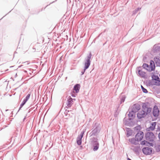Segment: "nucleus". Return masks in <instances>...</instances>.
I'll return each instance as SVG.
<instances>
[{"mask_svg":"<svg viewBox=\"0 0 160 160\" xmlns=\"http://www.w3.org/2000/svg\"><path fill=\"white\" fill-rule=\"evenodd\" d=\"M154 59L156 64L158 66H160V58H154Z\"/></svg>","mask_w":160,"mask_h":160,"instance_id":"nucleus-22","label":"nucleus"},{"mask_svg":"<svg viewBox=\"0 0 160 160\" xmlns=\"http://www.w3.org/2000/svg\"><path fill=\"white\" fill-rule=\"evenodd\" d=\"M75 100V99H72L70 96L68 97L67 98V106L68 107H71L73 104V100Z\"/></svg>","mask_w":160,"mask_h":160,"instance_id":"nucleus-11","label":"nucleus"},{"mask_svg":"<svg viewBox=\"0 0 160 160\" xmlns=\"http://www.w3.org/2000/svg\"><path fill=\"white\" fill-rule=\"evenodd\" d=\"M85 132L84 131H82L79 135L78 136L77 139V144L80 145L82 143V139L83 136Z\"/></svg>","mask_w":160,"mask_h":160,"instance_id":"nucleus-10","label":"nucleus"},{"mask_svg":"<svg viewBox=\"0 0 160 160\" xmlns=\"http://www.w3.org/2000/svg\"><path fill=\"white\" fill-rule=\"evenodd\" d=\"M12 112L11 113V114H12Z\"/></svg>","mask_w":160,"mask_h":160,"instance_id":"nucleus-42","label":"nucleus"},{"mask_svg":"<svg viewBox=\"0 0 160 160\" xmlns=\"http://www.w3.org/2000/svg\"><path fill=\"white\" fill-rule=\"evenodd\" d=\"M146 146H151L153 147V144L152 143L149 142H148V141H147Z\"/></svg>","mask_w":160,"mask_h":160,"instance_id":"nucleus-29","label":"nucleus"},{"mask_svg":"<svg viewBox=\"0 0 160 160\" xmlns=\"http://www.w3.org/2000/svg\"><path fill=\"white\" fill-rule=\"evenodd\" d=\"M87 69H85V67H84V69H83L82 71H81V75H83V74H84V72H85V70H86Z\"/></svg>","mask_w":160,"mask_h":160,"instance_id":"nucleus-34","label":"nucleus"},{"mask_svg":"<svg viewBox=\"0 0 160 160\" xmlns=\"http://www.w3.org/2000/svg\"><path fill=\"white\" fill-rule=\"evenodd\" d=\"M156 150L157 152L160 151V145H157L156 146Z\"/></svg>","mask_w":160,"mask_h":160,"instance_id":"nucleus-31","label":"nucleus"},{"mask_svg":"<svg viewBox=\"0 0 160 160\" xmlns=\"http://www.w3.org/2000/svg\"><path fill=\"white\" fill-rule=\"evenodd\" d=\"M147 142V141L146 140L142 141L141 143V144L142 145H145L146 146Z\"/></svg>","mask_w":160,"mask_h":160,"instance_id":"nucleus-32","label":"nucleus"},{"mask_svg":"<svg viewBox=\"0 0 160 160\" xmlns=\"http://www.w3.org/2000/svg\"><path fill=\"white\" fill-rule=\"evenodd\" d=\"M126 98V97L125 95H122L121 96V98H120V104H122L123 103L125 100V99Z\"/></svg>","mask_w":160,"mask_h":160,"instance_id":"nucleus-23","label":"nucleus"},{"mask_svg":"<svg viewBox=\"0 0 160 160\" xmlns=\"http://www.w3.org/2000/svg\"><path fill=\"white\" fill-rule=\"evenodd\" d=\"M92 127V131L90 133V136H97L101 131L100 126L98 124L95 123L94 124H93Z\"/></svg>","mask_w":160,"mask_h":160,"instance_id":"nucleus-2","label":"nucleus"},{"mask_svg":"<svg viewBox=\"0 0 160 160\" xmlns=\"http://www.w3.org/2000/svg\"><path fill=\"white\" fill-rule=\"evenodd\" d=\"M144 133L142 131H139L135 135L137 142L142 140L143 137Z\"/></svg>","mask_w":160,"mask_h":160,"instance_id":"nucleus-7","label":"nucleus"},{"mask_svg":"<svg viewBox=\"0 0 160 160\" xmlns=\"http://www.w3.org/2000/svg\"><path fill=\"white\" fill-rule=\"evenodd\" d=\"M142 151L144 154L150 155L152 153V148L148 147H145L142 148Z\"/></svg>","mask_w":160,"mask_h":160,"instance_id":"nucleus-8","label":"nucleus"},{"mask_svg":"<svg viewBox=\"0 0 160 160\" xmlns=\"http://www.w3.org/2000/svg\"><path fill=\"white\" fill-rule=\"evenodd\" d=\"M126 131L127 132V137H129L131 136L132 134V131L131 129L129 128H127Z\"/></svg>","mask_w":160,"mask_h":160,"instance_id":"nucleus-17","label":"nucleus"},{"mask_svg":"<svg viewBox=\"0 0 160 160\" xmlns=\"http://www.w3.org/2000/svg\"><path fill=\"white\" fill-rule=\"evenodd\" d=\"M146 59V57H143V60H145V59Z\"/></svg>","mask_w":160,"mask_h":160,"instance_id":"nucleus-37","label":"nucleus"},{"mask_svg":"<svg viewBox=\"0 0 160 160\" xmlns=\"http://www.w3.org/2000/svg\"><path fill=\"white\" fill-rule=\"evenodd\" d=\"M159 111L158 107L155 106L153 108V115L154 117H157L159 115Z\"/></svg>","mask_w":160,"mask_h":160,"instance_id":"nucleus-12","label":"nucleus"},{"mask_svg":"<svg viewBox=\"0 0 160 160\" xmlns=\"http://www.w3.org/2000/svg\"><path fill=\"white\" fill-rule=\"evenodd\" d=\"M8 109H6V110L5 111H8Z\"/></svg>","mask_w":160,"mask_h":160,"instance_id":"nucleus-40","label":"nucleus"},{"mask_svg":"<svg viewBox=\"0 0 160 160\" xmlns=\"http://www.w3.org/2000/svg\"><path fill=\"white\" fill-rule=\"evenodd\" d=\"M141 88L143 92L145 93H147L148 92L147 90L144 88L142 85H141Z\"/></svg>","mask_w":160,"mask_h":160,"instance_id":"nucleus-27","label":"nucleus"},{"mask_svg":"<svg viewBox=\"0 0 160 160\" xmlns=\"http://www.w3.org/2000/svg\"><path fill=\"white\" fill-rule=\"evenodd\" d=\"M136 72L139 76L142 78H145V77L146 73L142 71V67H138L137 68Z\"/></svg>","mask_w":160,"mask_h":160,"instance_id":"nucleus-6","label":"nucleus"},{"mask_svg":"<svg viewBox=\"0 0 160 160\" xmlns=\"http://www.w3.org/2000/svg\"><path fill=\"white\" fill-rule=\"evenodd\" d=\"M135 112H132L131 110V111L129 112V113L128 114L129 119V120H132V119L134 118L135 117Z\"/></svg>","mask_w":160,"mask_h":160,"instance_id":"nucleus-15","label":"nucleus"},{"mask_svg":"<svg viewBox=\"0 0 160 160\" xmlns=\"http://www.w3.org/2000/svg\"><path fill=\"white\" fill-rule=\"evenodd\" d=\"M26 102V101H25L24 100H23L22 103L20 104V107H19V110H18V112L19 110H20L21 109L22 107L24 106V105L25 104Z\"/></svg>","mask_w":160,"mask_h":160,"instance_id":"nucleus-26","label":"nucleus"},{"mask_svg":"<svg viewBox=\"0 0 160 160\" xmlns=\"http://www.w3.org/2000/svg\"><path fill=\"white\" fill-rule=\"evenodd\" d=\"M149 104V103L148 102L142 103V111H139L137 114V116L138 118L141 119L144 118L146 115L151 112L152 108L148 107Z\"/></svg>","mask_w":160,"mask_h":160,"instance_id":"nucleus-1","label":"nucleus"},{"mask_svg":"<svg viewBox=\"0 0 160 160\" xmlns=\"http://www.w3.org/2000/svg\"><path fill=\"white\" fill-rule=\"evenodd\" d=\"M135 129L136 130H140V128L139 127H136L135 128Z\"/></svg>","mask_w":160,"mask_h":160,"instance_id":"nucleus-35","label":"nucleus"},{"mask_svg":"<svg viewBox=\"0 0 160 160\" xmlns=\"http://www.w3.org/2000/svg\"><path fill=\"white\" fill-rule=\"evenodd\" d=\"M153 49L154 52H157L160 51V44H155L153 46Z\"/></svg>","mask_w":160,"mask_h":160,"instance_id":"nucleus-14","label":"nucleus"},{"mask_svg":"<svg viewBox=\"0 0 160 160\" xmlns=\"http://www.w3.org/2000/svg\"><path fill=\"white\" fill-rule=\"evenodd\" d=\"M153 85H155L158 86L160 85V80L156 81L155 82V83L153 84Z\"/></svg>","mask_w":160,"mask_h":160,"instance_id":"nucleus-30","label":"nucleus"},{"mask_svg":"<svg viewBox=\"0 0 160 160\" xmlns=\"http://www.w3.org/2000/svg\"><path fill=\"white\" fill-rule=\"evenodd\" d=\"M142 67L144 69H146L147 70L149 71H151V69H150V68H151L150 67V66H149L148 64L146 63H144L143 64V65L142 66Z\"/></svg>","mask_w":160,"mask_h":160,"instance_id":"nucleus-19","label":"nucleus"},{"mask_svg":"<svg viewBox=\"0 0 160 160\" xmlns=\"http://www.w3.org/2000/svg\"><path fill=\"white\" fill-rule=\"evenodd\" d=\"M145 138L147 141L150 142H152L154 141L155 137L153 133L148 132L145 134Z\"/></svg>","mask_w":160,"mask_h":160,"instance_id":"nucleus-5","label":"nucleus"},{"mask_svg":"<svg viewBox=\"0 0 160 160\" xmlns=\"http://www.w3.org/2000/svg\"><path fill=\"white\" fill-rule=\"evenodd\" d=\"M92 54L91 52H90L89 54L88 55L87 57L85 58L84 59V67L85 69H88L89 67L91 61L90 60L91 58Z\"/></svg>","mask_w":160,"mask_h":160,"instance_id":"nucleus-4","label":"nucleus"},{"mask_svg":"<svg viewBox=\"0 0 160 160\" xmlns=\"http://www.w3.org/2000/svg\"><path fill=\"white\" fill-rule=\"evenodd\" d=\"M25 118H24V120L25 119Z\"/></svg>","mask_w":160,"mask_h":160,"instance_id":"nucleus-43","label":"nucleus"},{"mask_svg":"<svg viewBox=\"0 0 160 160\" xmlns=\"http://www.w3.org/2000/svg\"><path fill=\"white\" fill-rule=\"evenodd\" d=\"M141 108L140 105L138 104H135L132 105V107L131 111L132 112H136L139 111Z\"/></svg>","mask_w":160,"mask_h":160,"instance_id":"nucleus-9","label":"nucleus"},{"mask_svg":"<svg viewBox=\"0 0 160 160\" xmlns=\"http://www.w3.org/2000/svg\"><path fill=\"white\" fill-rule=\"evenodd\" d=\"M141 9V8H138L137 9H135L132 12V15H135Z\"/></svg>","mask_w":160,"mask_h":160,"instance_id":"nucleus-25","label":"nucleus"},{"mask_svg":"<svg viewBox=\"0 0 160 160\" xmlns=\"http://www.w3.org/2000/svg\"><path fill=\"white\" fill-rule=\"evenodd\" d=\"M129 141L132 144L135 145H137L138 143V142H137V140H136V138H133L131 139H129Z\"/></svg>","mask_w":160,"mask_h":160,"instance_id":"nucleus-16","label":"nucleus"},{"mask_svg":"<svg viewBox=\"0 0 160 160\" xmlns=\"http://www.w3.org/2000/svg\"><path fill=\"white\" fill-rule=\"evenodd\" d=\"M157 123L156 122H152L151 126L148 128L146 129V130L148 131H153L154 130Z\"/></svg>","mask_w":160,"mask_h":160,"instance_id":"nucleus-13","label":"nucleus"},{"mask_svg":"<svg viewBox=\"0 0 160 160\" xmlns=\"http://www.w3.org/2000/svg\"><path fill=\"white\" fill-rule=\"evenodd\" d=\"M127 160H131V159H130V158H127Z\"/></svg>","mask_w":160,"mask_h":160,"instance_id":"nucleus-39","label":"nucleus"},{"mask_svg":"<svg viewBox=\"0 0 160 160\" xmlns=\"http://www.w3.org/2000/svg\"><path fill=\"white\" fill-rule=\"evenodd\" d=\"M150 65L151 66V71L154 70L155 66L154 62L152 60H151L150 61Z\"/></svg>","mask_w":160,"mask_h":160,"instance_id":"nucleus-21","label":"nucleus"},{"mask_svg":"<svg viewBox=\"0 0 160 160\" xmlns=\"http://www.w3.org/2000/svg\"><path fill=\"white\" fill-rule=\"evenodd\" d=\"M54 2H54H52L51 3H52Z\"/></svg>","mask_w":160,"mask_h":160,"instance_id":"nucleus-41","label":"nucleus"},{"mask_svg":"<svg viewBox=\"0 0 160 160\" xmlns=\"http://www.w3.org/2000/svg\"><path fill=\"white\" fill-rule=\"evenodd\" d=\"M71 96L72 97H75V95L74 94H72Z\"/></svg>","mask_w":160,"mask_h":160,"instance_id":"nucleus-36","label":"nucleus"},{"mask_svg":"<svg viewBox=\"0 0 160 160\" xmlns=\"http://www.w3.org/2000/svg\"><path fill=\"white\" fill-rule=\"evenodd\" d=\"M91 143L94 151H97L99 148V144L97 138H93L91 139Z\"/></svg>","mask_w":160,"mask_h":160,"instance_id":"nucleus-3","label":"nucleus"},{"mask_svg":"<svg viewBox=\"0 0 160 160\" xmlns=\"http://www.w3.org/2000/svg\"><path fill=\"white\" fill-rule=\"evenodd\" d=\"M71 112H72L71 111H68H68H67V110H66L65 112V113L66 114H67V115H68V114L69 115H70V114L71 113Z\"/></svg>","mask_w":160,"mask_h":160,"instance_id":"nucleus-33","label":"nucleus"},{"mask_svg":"<svg viewBox=\"0 0 160 160\" xmlns=\"http://www.w3.org/2000/svg\"><path fill=\"white\" fill-rule=\"evenodd\" d=\"M80 87V84H77L74 86L73 90L75 91L76 93H78L79 92Z\"/></svg>","mask_w":160,"mask_h":160,"instance_id":"nucleus-18","label":"nucleus"},{"mask_svg":"<svg viewBox=\"0 0 160 160\" xmlns=\"http://www.w3.org/2000/svg\"><path fill=\"white\" fill-rule=\"evenodd\" d=\"M158 137H159V139L160 140V132L158 134Z\"/></svg>","mask_w":160,"mask_h":160,"instance_id":"nucleus-38","label":"nucleus"},{"mask_svg":"<svg viewBox=\"0 0 160 160\" xmlns=\"http://www.w3.org/2000/svg\"><path fill=\"white\" fill-rule=\"evenodd\" d=\"M152 80H155L156 81L160 80V78L158 76H156L155 75H153L152 76Z\"/></svg>","mask_w":160,"mask_h":160,"instance_id":"nucleus-24","label":"nucleus"},{"mask_svg":"<svg viewBox=\"0 0 160 160\" xmlns=\"http://www.w3.org/2000/svg\"><path fill=\"white\" fill-rule=\"evenodd\" d=\"M30 94H28L26 97H25V98L24 99V100L26 101V102H27V101L28 100V99L30 97Z\"/></svg>","mask_w":160,"mask_h":160,"instance_id":"nucleus-28","label":"nucleus"},{"mask_svg":"<svg viewBox=\"0 0 160 160\" xmlns=\"http://www.w3.org/2000/svg\"><path fill=\"white\" fill-rule=\"evenodd\" d=\"M134 148L132 149L134 152L136 153H138L140 150L139 146H133Z\"/></svg>","mask_w":160,"mask_h":160,"instance_id":"nucleus-20","label":"nucleus"}]
</instances>
